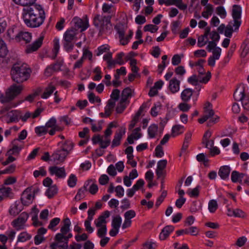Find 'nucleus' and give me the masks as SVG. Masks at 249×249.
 I'll return each mask as SVG.
<instances>
[{"mask_svg": "<svg viewBox=\"0 0 249 249\" xmlns=\"http://www.w3.org/2000/svg\"><path fill=\"white\" fill-rule=\"evenodd\" d=\"M16 4L24 7L22 17L25 24L36 28L41 25L45 19L44 10L40 5L35 4L36 0H12Z\"/></svg>", "mask_w": 249, "mask_h": 249, "instance_id": "1", "label": "nucleus"}, {"mask_svg": "<svg viewBox=\"0 0 249 249\" xmlns=\"http://www.w3.org/2000/svg\"><path fill=\"white\" fill-rule=\"evenodd\" d=\"M24 87L21 85L13 84L6 89L4 94L0 91V102L5 104L4 109L8 110L16 106L12 101L21 93Z\"/></svg>", "mask_w": 249, "mask_h": 249, "instance_id": "2", "label": "nucleus"}, {"mask_svg": "<svg viewBox=\"0 0 249 249\" xmlns=\"http://www.w3.org/2000/svg\"><path fill=\"white\" fill-rule=\"evenodd\" d=\"M31 72L26 64L21 62L14 64L11 70L12 79L17 83H22L28 79Z\"/></svg>", "mask_w": 249, "mask_h": 249, "instance_id": "3", "label": "nucleus"}, {"mask_svg": "<svg viewBox=\"0 0 249 249\" xmlns=\"http://www.w3.org/2000/svg\"><path fill=\"white\" fill-rule=\"evenodd\" d=\"M93 23L99 29V33L101 35L110 33L112 30L110 17L109 16L102 17L97 15L94 18Z\"/></svg>", "mask_w": 249, "mask_h": 249, "instance_id": "4", "label": "nucleus"}, {"mask_svg": "<svg viewBox=\"0 0 249 249\" xmlns=\"http://www.w3.org/2000/svg\"><path fill=\"white\" fill-rule=\"evenodd\" d=\"M77 30L76 29H71L68 30L64 34L63 45L65 50L67 52H71L74 47L73 41L76 38Z\"/></svg>", "mask_w": 249, "mask_h": 249, "instance_id": "5", "label": "nucleus"}, {"mask_svg": "<svg viewBox=\"0 0 249 249\" xmlns=\"http://www.w3.org/2000/svg\"><path fill=\"white\" fill-rule=\"evenodd\" d=\"M64 224L60 229V233L56 234L54 240L56 241L68 242L69 239L72 237V235L69 233L70 231V226L71 222L68 218H65L63 220Z\"/></svg>", "mask_w": 249, "mask_h": 249, "instance_id": "6", "label": "nucleus"}, {"mask_svg": "<svg viewBox=\"0 0 249 249\" xmlns=\"http://www.w3.org/2000/svg\"><path fill=\"white\" fill-rule=\"evenodd\" d=\"M241 7L237 4L232 6L231 15L233 19V26L234 27V31L238 30L241 24Z\"/></svg>", "mask_w": 249, "mask_h": 249, "instance_id": "7", "label": "nucleus"}, {"mask_svg": "<svg viewBox=\"0 0 249 249\" xmlns=\"http://www.w3.org/2000/svg\"><path fill=\"white\" fill-rule=\"evenodd\" d=\"M29 214L26 212H23L17 219L12 221V224L18 231L24 229Z\"/></svg>", "mask_w": 249, "mask_h": 249, "instance_id": "8", "label": "nucleus"}, {"mask_svg": "<svg viewBox=\"0 0 249 249\" xmlns=\"http://www.w3.org/2000/svg\"><path fill=\"white\" fill-rule=\"evenodd\" d=\"M72 142L66 141L60 149L57 150L52 156H66L70 154L73 148Z\"/></svg>", "mask_w": 249, "mask_h": 249, "instance_id": "9", "label": "nucleus"}, {"mask_svg": "<svg viewBox=\"0 0 249 249\" xmlns=\"http://www.w3.org/2000/svg\"><path fill=\"white\" fill-rule=\"evenodd\" d=\"M31 188H26L22 193L21 196V201L24 206H28L32 203L34 199V196L32 194Z\"/></svg>", "mask_w": 249, "mask_h": 249, "instance_id": "10", "label": "nucleus"}, {"mask_svg": "<svg viewBox=\"0 0 249 249\" xmlns=\"http://www.w3.org/2000/svg\"><path fill=\"white\" fill-rule=\"evenodd\" d=\"M72 22H73L75 28L77 29H81V32L86 30L89 26L87 17L83 19L77 17H74L72 19Z\"/></svg>", "mask_w": 249, "mask_h": 249, "instance_id": "11", "label": "nucleus"}, {"mask_svg": "<svg viewBox=\"0 0 249 249\" xmlns=\"http://www.w3.org/2000/svg\"><path fill=\"white\" fill-rule=\"evenodd\" d=\"M44 38V34L43 33L41 34L39 37L33 44L29 45L27 47L26 52L27 53H31L37 50L41 47Z\"/></svg>", "mask_w": 249, "mask_h": 249, "instance_id": "12", "label": "nucleus"}, {"mask_svg": "<svg viewBox=\"0 0 249 249\" xmlns=\"http://www.w3.org/2000/svg\"><path fill=\"white\" fill-rule=\"evenodd\" d=\"M125 128L124 127H120L115 134L114 139L112 142L111 146L116 147L120 145V141L123 136L125 134Z\"/></svg>", "mask_w": 249, "mask_h": 249, "instance_id": "13", "label": "nucleus"}, {"mask_svg": "<svg viewBox=\"0 0 249 249\" xmlns=\"http://www.w3.org/2000/svg\"><path fill=\"white\" fill-rule=\"evenodd\" d=\"M211 77V72L210 71H208L206 75L203 77L202 79L199 80L196 75H193L188 78V81L189 83L194 85H196L198 81L201 83H206L210 79Z\"/></svg>", "mask_w": 249, "mask_h": 249, "instance_id": "14", "label": "nucleus"}, {"mask_svg": "<svg viewBox=\"0 0 249 249\" xmlns=\"http://www.w3.org/2000/svg\"><path fill=\"white\" fill-rule=\"evenodd\" d=\"M41 159L50 164L57 165L64 161L65 157H42Z\"/></svg>", "mask_w": 249, "mask_h": 249, "instance_id": "15", "label": "nucleus"}, {"mask_svg": "<svg viewBox=\"0 0 249 249\" xmlns=\"http://www.w3.org/2000/svg\"><path fill=\"white\" fill-rule=\"evenodd\" d=\"M49 171L51 175H55L57 177L64 178L66 177L65 170L64 167L59 168L54 166L49 168Z\"/></svg>", "mask_w": 249, "mask_h": 249, "instance_id": "16", "label": "nucleus"}, {"mask_svg": "<svg viewBox=\"0 0 249 249\" xmlns=\"http://www.w3.org/2000/svg\"><path fill=\"white\" fill-rule=\"evenodd\" d=\"M15 39L18 41H24L25 43L30 42L32 39L31 33L27 32H20L16 35Z\"/></svg>", "mask_w": 249, "mask_h": 249, "instance_id": "17", "label": "nucleus"}, {"mask_svg": "<svg viewBox=\"0 0 249 249\" xmlns=\"http://www.w3.org/2000/svg\"><path fill=\"white\" fill-rule=\"evenodd\" d=\"M91 180H88L84 184L83 187L78 190L77 195L74 197V199L76 200L79 201L85 197V193L88 191L87 187L89 185V183L91 182Z\"/></svg>", "mask_w": 249, "mask_h": 249, "instance_id": "18", "label": "nucleus"}, {"mask_svg": "<svg viewBox=\"0 0 249 249\" xmlns=\"http://www.w3.org/2000/svg\"><path fill=\"white\" fill-rule=\"evenodd\" d=\"M231 168L229 166L225 165L221 166L219 169L218 174L221 179L223 180L229 178Z\"/></svg>", "mask_w": 249, "mask_h": 249, "instance_id": "19", "label": "nucleus"}, {"mask_svg": "<svg viewBox=\"0 0 249 249\" xmlns=\"http://www.w3.org/2000/svg\"><path fill=\"white\" fill-rule=\"evenodd\" d=\"M180 81L173 78L169 81V89L172 93L177 92L179 90Z\"/></svg>", "mask_w": 249, "mask_h": 249, "instance_id": "20", "label": "nucleus"}, {"mask_svg": "<svg viewBox=\"0 0 249 249\" xmlns=\"http://www.w3.org/2000/svg\"><path fill=\"white\" fill-rule=\"evenodd\" d=\"M7 116L9 120L8 123L18 122L21 117L20 111L17 110H13L8 113Z\"/></svg>", "mask_w": 249, "mask_h": 249, "instance_id": "21", "label": "nucleus"}, {"mask_svg": "<svg viewBox=\"0 0 249 249\" xmlns=\"http://www.w3.org/2000/svg\"><path fill=\"white\" fill-rule=\"evenodd\" d=\"M115 103L112 101V100H109L107 102V105L105 108V112L101 113L100 114L102 117H109L113 110Z\"/></svg>", "mask_w": 249, "mask_h": 249, "instance_id": "22", "label": "nucleus"}, {"mask_svg": "<svg viewBox=\"0 0 249 249\" xmlns=\"http://www.w3.org/2000/svg\"><path fill=\"white\" fill-rule=\"evenodd\" d=\"M170 137V135L166 134L165 135L163 139L161 140L160 142V144L158 145L155 149L156 156H162L164 155V152L163 151V148L161 145H163L166 143L169 140Z\"/></svg>", "mask_w": 249, "mask_h": 249, "instance_id": "23", "label": "nucleus"}, {"mask_svg": "<svg viewBox=\"0 0 249 249\" xmlns=\"http://www.w3.org/2000/svg\"><path fill=\"white\" fill-rule=\"evenodd\" d=\"M61 67V64L60 63H56L48 66L45 71V75L48 77L50 76L54 72L59 71Z\"/></svg>", "mask_w": 249, "mask_h": 249, "instance_id": "24", "label": "nucleus"}, {"mask_svg": "<svg viewBox=\"0 0 249 249\" xmlns=\"http://www.w3.org/2000/svg\"><path fill=\"white\" fill-rule=\"evenodd\" d=\"M174 227L173 226H166L162 230L159 238L161 240H165L169 234L174 231Z\"/></svg>", "mask_w": 249, "mask_h": 249, "instance_id": "25", "label": "nucleus"}, {"mask_svg": "<svg viewBox=\"0 0 249 249\" xmlns=\"http://www.w3.org/2000/svg\"><path fill=\"white\" fill-rule=\"evenodd\" d=\"M183 0H167L166 5H176L180 10H185L187 8V5L182 2Z\"/></svg>", "mask_w": 249, "mask_h": 249, "instance_id": "26", "label": "nucleus"}, {"mask_svg": "<svg viewBox=\"0 0 249 249\" xmlns=\"http://www.w3.org/2000/svg\"><path fill=\"white\" fill-rule=\"evenodd\" d=\"M55 87L52 84H50L44 89L43 93L41 95L42 99H47L55 90Z\"/></svg>", "mask_w": 249, "mask_h": 249, "instance_id": "27", "label": "nucleus"}, {"mask_svg": "<svg viewBox=\"0 0 249 249\" xmlns=\"http://www.w3.org/2000/svg\"><path fill=\"white\" fill-rule=\"evenodd\" d=\"M193 93V91L192 89L189 88L185 89L181 93L180 96L182 100L184 102H188L190 100Z\"/></svg>", "mask_w": 249, "mask_h": 249, "instance_id": "28", "label": "nucleus"}, {"mask_svg": "<svg viewBox=\"0 0 249 249\" xmlns=\"http://www.w3.org/2000/svg\"><path fill=\"white\" fill-rule=\"evenodd\" d=\"M133 93L134 90L130 88L127 87L123 90L121 99H122L123 101L128 102L127 101V99L132 97L133 96Z\"/></svg>", "mask_w": 249, "mask_h": 249, "instance_id": "29", "label": "nucleus"}, {"mask_svg": "<svg viewBox=\"0 0 249 249\" xmlns=\"http://www.w3.org/2000/svg\"><path fill=\"white\" fill-rule=\"evenodd\" d=\"M22 210L21 207H19V203L15 202L10 207L9 212V213L13 216L18 215Z\"/></svg>", "mask_w": 249, "mask_h": 249, "instance_id": "30", "label": "nucleus"}, {"mask_svg": "<svg viewBox=\"0 0 249 249\" xmlns=\"http://www.w3.org/2000/svg\"><path fill=\"white\" fill-rule=\"evenodd\" d=\"M158 130V126L157 124H152L148 128V134L150 138H154L156 137Z\"/></svg>", "mask_w": 249, "mask_h": 249, "instance_id": "31", "label": "nucleus"}, {"mask_svg": "<svg viewBox=\"0 0 249 249\" xmlns=\"http://www.w3.org/2000/svg\"><path fill=\"white\" fill-rule=\"evenodd\" d=\"M184 130V126L180 124H176L173 126L172 129V134L173 137L178 135L183 132Z\"/></svg>", "mask_w": 249, "mask_h": 249, "instance_id": "32", "label": "nucleus"}, {"mask_svg": "<svg viewBox=\"0 0 249 249\" xmlns=\"http://www.w3.org/2000/svg\"><path fill=\"white\" fill-rule=\"evenodd\" d=\"M16 142H13V146L12 148H11L7 152V156H12V155H18L19 154V152L22 149V147L18 146L16 144Z\"/></svg>", "mask_w": 249, "mask_h": 249, "instance_id": "33", "label": "nucleus"}, {"mask_svg": "<svg viewBox=\"0 0 249 249\" xmlns=\"http://www.w3.org/2000/svg\"><path fill=\"white\" fill-rule=\"evenodd\" d=\"M129 104V101L126 102L125 101H123L122 99L120 100L119 103L118 104L116 108V111L117 113H122L124 109L126 108V106Z\"/></svg>", "mask_w": 249, "mask_h": 249, "instance_id": "34", "label": "nucleus"}, {"mask_svg": "<svg viewBox=\"0 0 249 249\" xmlns=\"http://www.w3.org/2000/svg\"><path fill=\"white\" fill-rule=\"evenodd\" d=\"M37 155H41L42 156H50V154L47 151H45L43 149L37 147L34 149L29 156H36Z\"/></svg>", "mask_w": 249, "mask_h": 249, "instance_id": "35", "label": "nucleus"}, {"mask_svg": "<svg viewBox=\"0 0 249 249\" xmlns=\"http://www.w3.org/2000/svg\"><path fill=\"white\" fill-rule=\"evenodd\" d=\"M213 11L212 5L207 4L205 7V10L202 13V16L206 18H208L209 16H211Z\"/></svg>", "mask_w": 249, "mask_h": 249, "instance_id": "36", "label": "nucleus"}, {"mask_svg": "<svg viewBox=\"0 0 249 249\" xmlns=\"http://www.w3.org/2000/svg\"><path fill=\"white\" fill-rule=\"evenodd\" d=\"M234 98L237 101H241L246 96L245 94L244 89L239 90L238 89L236 90L233 94Z\"/></svg>", "mask_w": 249, "mask_h": 249, "instance_id": "37", "label": "nucleus"}, {"mask_svg": "<svg viewBox=\"0 0 249 249\" xmlns=\"http://www.w3.org/2000/svg\"><path fill=\"white\" fill-rule=\"evenodd\" d=\"M122 223V218L120 215H117L114 217L112 221V227L114 229H119L121 226Z\"/></svg>", "mask_w": 249, "mask_h": 249, "instance_id": "38", "label": "nucleus"}, {"mask_svg": "<svg viewBox=\"0 0 249 249\" xmlns=\"http://www.w3.org/2000/svg\"><path fill=\"white\" fill-rule=\"evenodd\" d=\"M57 192V188L56 185H53L49 187L46 192V195L49 198H52Z\"/></svg>", "mask_w": 249, "mask_h": 249, "instance_id": "39", "label": "nucleus"}, {"mask_svg": "<svg viewBox=\"0 0 249 249\" xmlns=\"http://www.w3.org/2000/svg\"><path fill=\"white\" fill-rule=\"evenodd\" d=\"M8 52V51L4 41L2 40L0 41V57H5Z\"/></svg>", "mask_w": 249, "mask_h": 249, "instance_id": "40", "label": "nucleus"}, {"mask_svg": "<svg viewBox=\"0 0 249 249\" xmlns=\"http://www.w3.org/2000/svg\"><path fill=\"white\" fill-rule=\"evenodd\" d=\"M12 194V189L10 187H3L0 188V195H1L3 198L8 197L10 196V194Z\"/></svg>", "mask_w": 249, "mask_h": 249, "instance_id": "41", "label": "nucleus"}, {"mask_svg": "<svg viewBox=\"0 0 249 249\" xmlns=\"http://www.w3.org/2000/svg\"><path fill=\"white\" fill-rule=\"evenodd\" d=\"M40 92L41 89H37L33 93L29 94L27 96H26L23 101H27L30 103L32 102L36 98V97L38 96Z\"/></svg>", "mask_w": 249, "mask_h": 249, "instance_id": "42", "label": "nucleus"}, {"mask_svg": "<svg viewBox=\"0 0 249 249\" xmlns=\"http://www.w3.org/2000/svg\"><path fill=\"white\" fill-rule=\"evenodd\" d=\"M31 235L24 231L20 233L18 238V242H24L30 239Z\"/></svg>", "mask_w": 249, "mask_h": 249, "instance_id": "43", "label": "nucleus"}, {"mask_svg": "<svg viewBox=\"0 0 249 249\" xmlns=\"http://www.w3.org/2000/svg\"><path fill=\"white\" fill-rule=\"evenodd\" d=\"M218 208V204L217 201L215 200L212 199L210 200L208 204V209L210 212L213 213Z\"/></svg>", "mask_w": 249, "mask_h": 249, "instance_id": "44", "label": "nucleus"}, {"mask_svg": "<svg viewBox=\"0 0 249 249\" xmlns=\"http://www.w3.org/2000/svg\"><path fill=\"white\" fill-rule=\"evenodd\" d=\"M107 221L104 217L99 216L97 219L94 220V224L96 227L107 226Z\"/></svg>", "mask_w": 249, "mask_h": 249, "instance_id": "45", "label": "nucleus"}, {"mask_svg": "<svg viewBox=\"0 0 249 249\" xmlns=\"http://www.w3.org/2000/svg\"><path fill=\"white\" fill-rule=\"evenodd\" d=\"M120 93V92L119 89H113L110 95V99L109 100H112V101L116 104V101L119 99Z\"/></svg>", "mask_w": 249, "mask_h": 249, "instance_id": "46", "label": "nucleus"}, {"mask_svg": "<svg viewBox=\"0 0 249 249\" xmlns=\"http://www.w3.org/2000/svg\"><path fill=\"white\" fill-rule=\"evenodd\" d=\"M48 131V130L45 125L37 126L35 128L36 133L39 136L46 134Z\"/></svg>", "mask_w": 249, "mask_h": 249, "instance_id": "47", "label": "nucleus"}, {"mask_svg": "<svg viewBox=\"0 0 249 249\" xmlns=\"http://www.w3.org/2000/svg\"><path fill=\"white\" fill-rule=\"evenodd\" d=\"M53 53L54 54V58L56 56L60 48L59 41L57 38H55L53 40Z\"/></svg>", "mask_w": 249, "mask_h": 249, "instance_id": "48", "label": "nucleus"}, {"mask_svg": "<svg viewBox=\"0 0 249 249\" xmlns=\"http://www.w3.org/2000/svg\"><path fill=\"white\" fill-rule=\"evenodd\" d=\"M233 31H234V27L231 24H229L225 28V36L228 37H231Z\"/></svg>", "mask_w": 249, "mask_h": 249, "instance_id": "49", "label": "nucleus"}, {"mask_svg": "<svg viewBox=\"0 0 249 249\" xmlns=\"http://www.w3.org/2000/svg\"><path fill=\"white\" fill-rule=\"evenodd\" d=\"M197 160L200 163L203 164L204 166L207 167L209 166V160L207 157H196Z\"/></svg>", "mask_w": 249, "mask_h": 249, "instance_id": "50", "label": "nucleus"}, {"mask_svg": "<svg viewBox=\"0 0 249 249\" xmlns=\"http://www.w3.org/2000/svg\"><path fill=\"white\" fill-rule=\"evenodd\" d=\"M77 182V178L73 174H71L68 180V184L70 187H73L75 186Z\"/></svg>", "mask_w": 249, "mask_h": 249, "instance_id": "51", "label": "nucleus"}, {"mask_svg": "<svg viewBox=\"0 0 249 249\" xmlns=\"http://www.w3.org/2000/svg\"><path fill=\"white\" fill-rule=\"evenodd\" d=\"M161 107V105L158 103L155 105L151 110V114L152 116L155 117L157 116L159 111L160 110Z\"/></svg>", "mask_w": 249, "mask_h": 249, "instance_id": "52", "label": "nucleus"}, {"mask_svg": "<svg viewBox=\"0 0 249 249\" xmlns=\"http://www.w3.org/2000/svg\"><path fill=\"white\" fill-rule=\"evenodd\" d=\"M167 196V192L166 191H163L161 195L159 197V198L157 199V200L156 202L155 206L156 207H158L161 203L163 202L164 200V199Z\"/></svg>", "mask_w": 249, "mask_h": 249, "instance_id": "53", "label": "nucleus"}, {"mask_svg": "<svg viewBox=\"0 0 249 249\" xmlns=\"http://www.w3.org/2000/svg\"><path fill=\"white\" fill-rule=\"evenodd\" d=\"M158 29V27L153 24L146 25L143 28V30L145 32L149 31L151 33L156 32Z\"/></svg>", "mask_w": 249, "mask_h": 249, "instance_id": "54", "label": "nucleus"}, {"mask_svg": "<svg viewBox=\"0 0 249 249\" xmlns=\"http://www.w3.org/2000/svg\"><path fill=\"white\" fill-rule=\"evenodd\" d=\"M88 98L90 103H93L96 102L97 103H100L101 100L98 96H96L95 94L91 92L88 95Z\"/></svg>", "mask_w": 249, "mask_h": 249, "instance_id": "55", "label": "nucleus"}, {"mask_svg": "<svg viewBox=\"0 0 249 249\" xmlns=\"http://www.w3.org/2000/svg\"><path fill=\"white\" fill-rule=\"evenodd\" d=\"M179 109L183 112L188 111L191 108V106L186 103H181L178 106Z\"/></svg>", "mask_w": 249, "mask_h": 249, "instance_id": "56", "label": "nucleus"}, {"mask_svg": "<svg viewBox=\"0 0 249 249\" xmlns=\"http://www.w3.org/2000/svg\"><path fill=\"white\" fill-rule=\"evenodd\" d=\"M99 229L97 231V235L100 237L103 238L106 234L107 231V226L98 227Z\"/></svg>", "mask_w": 249, "mask_h": 249, "instance_id": "57", "label": "nucleus"}, {"mask_svg": "<svg viewBox=\"0 0 249 249\" xmlns=\"http://www.w3.org/2000/svg\"><path fill=\"white\" fill-rule=\"evenodd\" d=\"M60 221V219L58 217L54 218L51 220L48 228L51 230H53V228L57 226Z\"/></svg>", "mask_w": 249, "mask_h": 249, "instance_id": "58", "label": "nucleus"}, {"mask_svg": "<svg viewBox=\"0 0 249 249\" xmlns=\"http://www.w3.org/2000/svg\"><path fill=\"white\" fill-rule=\"evenodd\" d=\"M206 37L203 36H199L197 39V45L199 47H202L205 45L208 42V39L205 40Z\"/></svg>", "mask_w": 249, "mask_h": 249, "instance_id": "59", "label": "nucleus"}, {"mask_svg": "<svg viewBox=\"0 0 249 249\" xmlns=\"http://www.w3.org/2000/svg\"><path fill=\"white\" fill-rule=\"evenodd\" d=\"M93 72L96 73V75L93 79L95 81H99L102 78L101 71L100 68L98 67L95 68Z\"/></svg>", "mask_w": 249, "mask_h": 249, "instance_id": "60", "label": "nucleus"}, {"mask_svg": "<svg viewBox=\"0 0 249 249\" xmlns=\"http://www.w3.org/2000/svg\"><path fill=\"white\" fill-rule=\"evenodd\" d=\"M141 130V129L140 127H137L133 130L131 135L134 138V139L138 140L141 137L142 134L140 133Z\"/></svg>", "mask_w": 249, "mask_h": 249, "instance_id": "61", "label": "nucleus"}, {"mask_svg": "<svg viewBox=\"0 0 249 249\" xmlns=\"http://www.w3.org/2000/svg\"><path fill=\"white\" fill-rule=\"evenodd\" d=\"M199 186H197L191 191H188L187 193L190 197H197L199 195Z\"/></svg>", "mask_w": 249, "mask_h": 249, "instance_id": "62", "label": "nucleus"}, {"mask_svg": "<svg viewBox=\"0 0 249 249\" xmlns=\"http://www.w3.org/2000/svg\"><path fill=\"white\" fill-rule=\"evenodd\" d=\"M56 123V120L54 118H52L50 119L49 121H48L45 126L47 127V128L48 129L49 128H54L55 126Z\"/></svg>", "mask_w": 249, "mask_h": 249, "instance_id": "63", "label": "nucleus"}, {"mask_svg": "<svg viewBox=\"0 0 249 249\" xmlns=\"http://www.w3.org/2000/svg\"><path fill=\"white\" fill-rule=\"evenodd\" d=\"M136 216V213L134 210H129L124 213V218L131 220Z\"/></svg>", "mask_w": 249, "mask_h": 249, "instance_id": "64", "label": "nucleus"}]
</instances>
